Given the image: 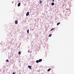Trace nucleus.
<instances>
[{
  "label": "nucleus",
  "mask_w": 74,
  "mask_h": 74,
  "mask_svg": "<svg viewBox=\"0 0 74 74\" xmlns=\"http://www.w3.org/2000/svg\"><path fill=\"white\" fill-rule=\"evenodd\" d=\"M54 29H55V28H52L51 29V31H52V30H54Z\"/></svg>",
  "instance_id": "9b49d317"
},
{
  "label": "nucleus",
  "mask_w": 74,
  "mask_h": 74,
  "mask_svg": "<svg viewBox=\"0 0 74 74\" xmlns=\"http://www.w3.org/2000/svg\"><path fill=\"white\" fill-rule=\"evenodd\" d=\"M15 24H18V21L17 20L15 21Z\"/></svg>",
  "instance_id": "20e7f679"
},
{
  "label": "nucleus",
  "mask_w": 74,
  "mask_h": 74,
  "mask_svg": "<svg viewBox=\"0 0 74 74\" xmlns=\"http://www.w3.org/2000/svg\"><path fill=\"white\" fill-rule=\"evenodd\" d=\"M12 3H14V2H12Z\"/></svg>",
  "instance_id": "6ab92c4d"
},
{
  "label": "nucleus",
  "mask_w": 74,
  "mask_h": 74,
  "mask_svg": "<svg viewBox=\"0 0 74 74\" xmlns=\"http://www.w3.org/2000/svg\"><path fill=\"white\" fill-rule=\"evenodd\" d=\"M40 3L41 4V3H42V1H40Z\"/></svg>",
  "instance_id": "2eb2a0df"
},
{
  "label": "nucleus",
  "mask_w": 74,
  "mask_h": 74,
  "mask_svg": "<svg viewBox=\"0 0 74 74\" xmlns=\"http://www.w3.org/2000/svg\"><path fill=\"white\" fill-rule=\"evenodd\" d=\"M60 24V23H57V26H58V25H59Z\"/></svg>",
  "instance_id": "6e6552de"
},
{
  "label": "nucleus",
  "mask_w": 74,
  "mask_h": 74,
  "mask_svg": "<svg viewBox=\"0 0 74 74\" xmlns=\"http://www.w3.org/2000/svg\"><path fill=\"white\" fill-rule=\"evenodd\" d=\"M15 74V73L14 72H13V74Z\"/></svg>",
  "instance_id": "a211bd4d"
},
{
  "label": "nucleus",
  "mask_w": 74,
  "mask_h": 74,
  "mask_svg": "<svg viewBox=\"0 0 74 74\" xmlns=\"http://www.w3.org/2000/svg\"><path fill=\"white\" fill-rule=\"evenodd\" d=\"M29 15V12H28L26 14V16H28Z\"/></svg>",
  "instance_id": "f257e3e1"
},
{
  "label": "nucleus",
  "mask_w": 74,
  "mask_h": 74,
  "mask_svg": "<svg viewBox=\"0 0 74 74\" xmlns=\"http://www.w3.org/2000/svg\"><path fill=\"white\" fill-rule=\"evenodd\" d=\"M52 1H53V2H54L55 1H54V0H52Z\"/></svg>",
  "instance_id": "f3484780"
},
{
  "label": "nucleus",
  "mask_w": 74,
  "mask_h": 74,
  "mask_svg": "<svg viewBox=\"0 0 74 74\" xmlns=\"http://www.w3.org/2000/svg\"><path fill=\"white\" fill-rule=\"evenodd\" d=\"M42 61V59H40L39 60V62H41Z\"/></svg>",
  "instance_id": "39448f33"
},
{
  "label": "nucleus",
  "mask_w": 74,
  "mask_h": 74,
  "mask_svg": "<svg viewBox=\"0 0 74 74\" xmlns=\"http://www.w3.org/2000/svg\"><path fill=\"white\" fill-rule=\"evenodd\" d=\"M27 33L28 34L29 33V29H28L27 31Z\"/></svg>",
  "instance_id": "1a4fd4ad"
},
{
  "label": "nucleus",
  "mask_w": 74,
  "mask_h": 74,
  "mask_svg": "<svg viewBox=\"0 0 74 74\" xmlns=\"http://www.w3.org/2000/svg\"><path fill=\"white\" fill-rule=\"evenodd\" d=\"M29 52H30V51H28V53H29Z\"/></svg>",
  "instance_id": "dca6fc26"
},
{
  "label": "nucleus",
  "mask_w": 74,
  "mask_h": 74,
  "mask_svg": "<svg viewBox=\"0 0 74 74\" xmlns=\"http://www.w3.org/2000/svg\"><path fill=\"white\" fill-rule=\"evenodd\" d=\"M36 63H38L39 62V61H38V60H37L36 61Z\"/></svg>",
  "instance_id": "9d476101"
},
{
  "label": "nucleus",
  "mask_w": 74,
  "mask_h": 74,
  "mask_svg": "<svg viewBox=\"0 0 74 74\" xmlns=\"http://www.w3.org/2000/svg\"><path fill=\"white\" fill-rule=\"evenodd\" d=\"M28 67L29 69H32V66H28Z\"/></svg>",
  "instance_id": "f03ea898"
},
{
  "label": "nucleus",
  "mask_w": 74,
  "mask_h": 74,
  "mask_svg": "<svg viewBox=\"0 0 74 74\" xmlns=\"http://www.w3.org/2000/svg\"><path fill=\"white\" fill-rule=\"evenodd\" d=\"M51 70V69H49L47 70V71H49Z\"/></svg>",
  "instance_id": "0eeeda50"
},
{
  "label": "nucleus",
  "mask_w": 74,
  "mask_h": 74,
  "mask_svg": "<svg viewBox=\"0 0 74 74\" xmlns=\"http://www.w3.org/2000/svg\"><path fill=\"white\" fill-rule=\"evenodd\" d=\"M6 62H9V60H6Z\"/></svg>",
  "instance_id": "ddd939ff"
},
{
  "label": "nucleus",
  "mask_w": 74,
  "mask_h": 74,
  "mask_svg": "<svg viewBox=\"0 0 74 74\" xmlns=\"http://www.w3.org/2000/svg\"><path fill=\"white\" fill-rule=\"evenodd\" d=\"M21 5V3H19L18 4V7H19L20 5Z\"/></svg>",
  "instance_id": "7ed1b4c3"
},
{
  "label": "nucleus",
  "mask_w": 74,
  "mask_h": 74,
  "mask_svg": "<svg viewBox=\"0 0 74 74\" xmlns=\"http://www.w3.org/2000/svg\"><path fill=\"white\" fill-rule=\"evenodd\" d=\"M51 36H52V34H50L49 36V37H51Z\"/></svg>",
  "instance_id": "f8f14e48"
},
{
  "label": "nucleus",
  "mask_w": 74,
  "mask_h": 74,
  "mask_svg": "<svg viewBox=\"0 0 74 74\" xmlns=\"http://www.w3.org/2000/svg\"><path fill=\"white\" fill-rule=\"evenodd\" d=\"M18 54H19V55H20L21 54V51H19L18 52Z\"/></svg>",
  "instance_id": "4468645a"
},
{
  "label": "nucleus",
  "mask_w": 74,
  "mask_h": 74,
  "mask_svg": "<svg viewBox=\"0 0 74 74\" xmlns=\"http://www.w3.org/2000/svg\"><path fill=\"white\" fill-rule=\"evenodd\" d=\"M51 5H54V3L53 2L51 4Z\"/></svg>",
  "instance_id": "423d86ee"
}]
</instances>
